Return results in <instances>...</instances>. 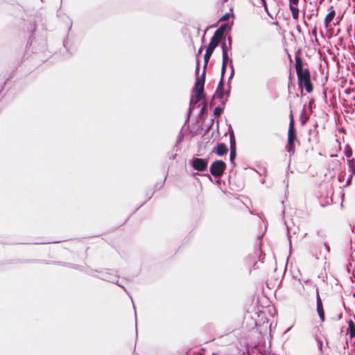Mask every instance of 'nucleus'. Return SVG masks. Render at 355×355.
Here are the masks:
<instances>
[{
	"mask_svg": "<svg viewBox=\"0 0 355 355\" xmlns=\"http://www.w3.org/2000/svg\"><path fill=\"white\" fill-rule=\"evenodd\" d=\"M221 48H222V51H223L222 52L223 53V59H224L225 55V60H229L227 50V47L225 42L222 44Z\"/></svg>",
	"mask_w": 355,
	"mask_h": 355,
	"instance_id": "obj_18",
	"label": "nucleus"
},
{
	"mask_svg": "<svg viewBox=\"0 0 355 355\" xmlns=\"http://www.w3.org/2000/svg\"><path fill=\"white\" fill-rule=\"evenodd\" d=\"M230 65H231V67H233V65H232V60H230Z\"/></svg>",
	"mask_w": 355,
	"mask_h": 355,
	"instance_id": "obj_32",
	"label": "nucleus"
},
{
	"mask_svg": "<svg viewBox=\"0 0 355 355\" xmlns=\"http://www.w3.org/2000/svg\"><path fill=\"white\" fill-rule=\"evenodd\" d=\"M262 6L264 7V9L266 12H268V6L266 0H261Z\"/></svg>",
	"mask_w": 355,
	"mask_h": 355,
	"instance_id": "obj_25",
	"label": "nucleus"
},
{
	"mask_svg": "<svg viewBox=\"0 0 355 355\" xmlns=\"http://www.w3.org/2000/svg\"><path fill=\"white\" fill-rule=\"evenodd\" d=\"M202 51H203V48L202 47H200L198 50V55H201V53H202Z\"/></svg>",
	"mask_w": 355,
	"mask_h": 355,
	"instance_id": "obj_29",
	"label": "nucleus"
},
{
	"mask_svg": "<svg viewBox=\"0 0 355 355\" xmlns=\"http://www.w3.org/2000/svg\"><path fill=\"white\" fill-rule=\"evenodd\" d=\"M322 247L324 248V252H322V251L321 250V253H322V254H323L322 255H323L324 257H326V255L329 252V250H329V247L326 243H322Z\"/></svg>",
	"mask_w": 355,
	"mask_h": 355,
	"instance_id": "obj_19",
	"label": "nucleus"
},
{
	"mask_svg": "<svg viewBox=\"0 0 355 355\" xmlns=\"http://www.w3.org/2000/svg\"><path fill=\"white\" fill-rule=\"evenodd\" d=\"M222 113V108L220 107H216L214 110V114L215 116H219Z\"/></svg>",
	"mask_w": 355,
	"mask_h": 355,
	"instance_id": "obj_22",
	"label": "nucleus"
},
{
	"mask_svg": "<svg viewBox=\"0 0 355 355\" xmlns=\"http://www.w3.org/2000/svg\"><path fill=\"white\" fill-rule=\"evenodd\" d=\"M228 44H229V48H231V45H232V40H231V37H229V38H228Z\"/></svg>",
	"mask_w": 355,
	"mask_h": 355,
	"instance_id": "obj_30",
	"label": "nucleus"
},
{
	"mask_svg": "<svg viewBox=\"0 0 355 355\" xmlns=\"http://www.w3.org/2000/svg\"><path fill=\"white\" fill-rule=\"evenodd\" d=\"M199 68H200V61L198 59H197L196 61V73L198 74L199 73Z\"/></svg>",
	"mask_w": 355,
	"mask_h": 355,
	"instance_id": "obj_26",
	"label": "nucleus"
},
{
	"mask_svg": "<svg viewBox=\"0 0 355 355\" xmlns=\"http://www.w3.org/2000/svg\"><path fill=\"white\" fill-rule=\"evenodd\" d=\"M229 92L230 88L227 92H225L223 88V83L222 82V80H220L216 92V95L218 98H220L221 102L224 103L225 101H227L229 96Z\"/></svg>",
	"mask_w": 355,
	"mask_h": 355,
	"instance_id": "obj_7",
	"label": "nucleus"
},
{
	"mask_svg": "<svg viewBox=\"0 0 355 355\" xmlns=\"http://www.w3.org/2000/svg\"><path fill=\"white\" fill-rule=\"evenodd\" d=\"M312 33H313V35H316V34H317L316 28H315L313 30Z\"/></svg>",
	"mask_w": 355,
	"mask_h": 355,
	"instance_id": "obj_31",
	"label": "nucleus"
},
{
	"mask_svg": "<svg viewBox=\"0 0 355 355\" xmlns=\"http://www.w3.org/2000/svg\"><path fill=\"white\" fill-rule=\"evenodd\" d=\"M316 306H317V308H319V309H320V307H322V302L321 298L319 295L318 291H317V293H316Z\"/></svg>",
	"mask_w": 355,
	"mask_h": 355,
	"instance_id": "obj_20",
	"label": "nucleus"
},
{
	"mask_svg": "<svg viewBox=\"0 0 355 355\" xmlns=\"http://www.w3.org/2000/svg\"><path fill=\"white\" fill-rule=\"evenodd\" d=\"M221 40V31L215 32L206 51L213 53Z\"/></svg>",
	"mask_w": 355,
	"mask_h": 355,
	"instance_id": "obj_4",
	"label": "nucleus"
},
{
	"mask_svg": "<svg viewBox=\"0 0 355 355\" xmlns=\"http://www.w3.org/2000/svg\"><path fill=\"white\" fill-rule=\"evenodd\" d=\"M227 0H224V1H227Z\"/></svg>",
	"mask_w": 355,
	"mask_h": 355,
	"instance_id": "obj_34",
	"label": "nucleus"
},
{
	"mask_svg": "<svg viewBox=\"0 0 355 355\" xmlns=\"http://www.w3.org/2000/svg\"><path fill=\"white\" fill-rule=\"evenodd\" d=\"M212 53L206 51L205 54L204 55V60H205V64H204V70L202 73V75L197 78L195 86L193 89L194 94H195V98L194 101L193 98L191 100V103H197L198 101H200L201 99L203 98L204 94V85H205V68L207 67V63L211 56Z\"/></svg>",
	"mask_w": 355,
	"mask_h": 355,
	"instance_id": "obj_1",
	"label": "nucleus"
},
{
	"mask_svg": "<svg viewBox=\"0 0 355 355\" xmlns=\"http://www.w3.org/2000/svg\"><path fill=\"white\" fill-rule=\"evenodd\" d=\"M339 149H340V150L341 149V145H340V143H339Z\"/></svg>",
	"mask_w": 355,
	"mask_h": 355,
	"instance_id": "obj_33",
	"label": "nucleus"
},
{
	"mask_svg": "<svg viewBox=\"0 0 355 355\" xmlns=\"http://www.w3.org/2000/svg\"><path fill=\"white\" fill-rule=\"evenodd\" d=\"M214 152H215L218 156H223L227 154L228 148L225 144L221 143L218 144L216 150H214Z\"/></svg>",
	"mask_w": 355,
	"mask_h": 355,
	"instance_id": "obj_9",
	"label": "nucleus"
},
{
	"mask_svg": "<svg viewBox=\"0 0 355 355\" xmlns=\"http://www.w3.org/2000/svg\"><path fill=\"white\" fill-rule=\"evenodd\" d=\"M287 151L289 153V155L291 156L295 153V144H287Z\"/></svg>",
	"mask_w": 355,
	"mask_h": 355,
	"instance_id": "obj_16",
	"label": "nucleus"
},
{
	"mask_svg": "<svg viewBox=\"0 0 355 355\" xmlns=\"http://www.w3.org/2000/svg\"><path fill=\"white\" fill-rule=\"evenodd\" d=\"M336 15V11L334 10L333 7H331L329 13L326 15L324 18V24L326 28H328L330 26V23L334 19Z\"/></svg>",
	"mask_w": 355,
	"mask_h": 355,
	"instance_id": "obj_8",
	"label": "nucleus"
},
{
	"mask_svg": "<svg viewBox=\"0 0 355 355\" xmlns=\"http://www.w3.org/2000/svg\"><path fill=\"white\" fill-rule=\"evenodd\" d=\"M288 1L289 9L291 12L292 17L295 21H297L300 16V10L298 8L300 0H288Z\"/></svg>",
	"mask_w": 355,
	"mask_h": 355,
	"instance_id": "obj_6",
	"label": "nucleus"
},
{
	"mask_svg": "<svg viewBox=\"0 0 355 355\" xmlns=\"http://www.w3.org/2000/svg\"><path fill=\"white\" fill-rule=\"evenodd\" d=\"M208 160L202 158H194L192 161V166L198 171H203L207 168Z\"/></svg>",
	"mask_w": 355,
	"mask_h": 355,
	"instance_id": "obj_5",
	"label": "nucleus"
},
{
	"mask_svg": "<svg viewBox=\"0 0 355 355\" xmlns=\"http://www.w3.org/2000/svg\"><path fill=\"white\" fill-rule=\"evenodd\" d=\"M295 69L298 78V84L300 87H302V84L311 80L310 72L308 69L303 68L302 60L300 58H295Z\"/></svg>",
	"mask_w": 355,
	"mask_h": 355,
	"instance_id": "obj_2",
	"label": "nucleus"
},
{
	"mask_svg": "<svg viewBox=\"0 0 355 355\" xmlns=\"http://www.w3.org/2000/svg\"><path fill=\"white\" fill-rule=\"evenodd\" d=\"M236 157V150L235 149H232L231 150V152H230V159L231 162H233V160Z\"/></svg>",
	"mask_w": 355,
	"mask_h": 355,
	"instance_id": "obj_23",
	"label": "nucleus"
},
{
	"mask_svg": "<svg viewBox=\"0 0 355 355\" xmlns=\"http://www.w3.org/2000/svg\"><path fill=\"white\" fill-rule=\"evenodd\" d=\"M227 62H228V60H225V57L224 59H223L222 67H221V79L220 80H222L223 79V76H224V74H225V72L226 70V66H227Z\"/></svg>",
	"mask_w": 355,
	"mask_h": 355,
	"instance_id": "obj_15",
	"label": "nucleus"
},
{
	"mask_svg": "<svg viewBox=\"0 0 355 355\" xmlns=\"http://www.w3.org/2000/svg\"><path fill=\"white\" fill-rule=\"evenodd\" d=\"M304 87L306 91L308 92V93H311L312 91H313V86H312V84H311V80L307 81V82H304L302 84V87Z\"/></svg>",
	"mask_w": 355,
	"mask_h": 355,
	"instance_id": "obj_14",
	"label": "nucleus"
},
{
	"mask_svg": "<svg viewBox=\"0 0 355 355\" xmlns=\"http://www.w3.org/2000/svg\"><path fill=\"white\" fill-rule=\"evenodd\" d=\"M229 19V14L228 13H226L225 15H223L221 18H220V21H226Z\"/></svg>",
	"mask_w": 355,
	"mask_h": 355,
	"instance_id": "obj_27",
	"label": "nucleus"
},
{
	"mask_svg": "<svg viewBox=\"0 0 355 355\" xmlns=\"http://www.w3.org/2000/svg\"><path fill=\"white\" fill-rule=\"evenodd\" d=\"M317 312L318 313L319 318L322 322H324L325 320L324 311L323 310V306L317 308Z\"/></svg>",
	"mask_w": 355,
	"mask_h": 355,
	"instance_id": "obj_17",
	"label": "nucleus"
},
{
	"mask_svg": "<svg viewBox=\"0 0 355 355\" xmlns=\"http://www.w3.org/2000/svg\"><path fill=\"white\" fill-rule=\"evenodd\" d=\"M225 169V164L223 161L217 160L210 166V173L214 177H220Z\"/></svg>",
	"mask_w": 355,
	"mask_h": 355,
	"instance_id": "obj_3",
	"label": "nucleus"
},
{
	"mask_svg": "<svg viewBox=\"0 0 355 355\" xmlns=\"http://www.w3.org/2000/svg\"><path fill=\"white\" fill-rule=\"evenodd\" d=\"M296 139V133L295 130H288V144L294 143L295 139Z\"/></svg>",
	"mask_w": 355,
	"mask_h": 355,
	"instance_id": "obj_12",
	"label": "nucleus"
},
{
	"mask_svg": "<svg viewBox=\"0 0 355 355\" xmlns=\"http://www.w3.org/2000/svg\"><path fill=\"white\" fill-rule=\"evenodd\" d=\"M288 130H295L294 129V120H293V114H291V121L289 123V127Z\"/></svg>",
	"mask_w": 355,
	"mask_h": 355,
	"instance_id": "obj_21",
	"label": "nucleus"
},
{
	"mask_svg": "<svg viewBox=\"0 0 355 355\" xmlns=\"http://www.w3.org/2000/svg\"><path fill=\"white\" fill-rule=\"evenodd\" d=\"M225 25H222L218 30H216L215 32H218V31H221V38L223 37V33L225 31Z\"/></svg>",
	"mask_w": 355,
	"mask_h": 355,
	"instance_id": "obj_24",
	"label": "nucleus"
},
{
	"mask_svg": "<svg viewBox=\"0 0 355 355\" xmlns=\"http://www.w3.org/2000/svg\"><path fill=\"white\" fill-rule=\"evenodd\" d=\"M344 153H345V155L349 159L352 158L353 156V154H352V150L351 148V147L349 146V145L347 144L345 146V150H344Z\"/></svg>",
	"mask_w": 355,
	"mask_h": 355,
	"instance_id": "obj_13",
	"label": "nucleus"
},
{
	"mask_svg": "<svg viewBox=\"0 0 355 355\" xmlns=\"http://www.w3.org/2000/svg\"><path fill=\"white\" fill-rule=\"evenodd\" d=\"M349 327L347 330V335L349 336L351 339L355 337V323L352 320H349Z\"/></svg>",
	"mask_w": 355,
	"mask_h": 355,
	"instance_id": "obj_10",
	"label": "nucleus"
},
{
	"mask_svg": "<svg viewBox=\"0 0 355 355\" xmlns=\"http://www.w3.org/2000/svg\"><path fill=\"white\" fill-rule=\"evenodd\" d=\"M348 167L349 171L352 173L351 177L352 175L355 176V155L352 158L349 159L348 161Z\"/></svg>",
	"mask_w": 355,
	"mask_h": 355,
	"instance_id": "obj_11",
	"label": "nucleus"
},
{
	"mask_svg": "<svg viewBox=\"0 0 355 355\" xmlns=\"http://www.w3.org/2000/svg\"><path fill=\"white\" fill-rule=\"evenodd\" d=\"M104 278L108 282H114V279L111 277H105Z\"/></svg>",
	"mask_w": 355,
	"mask_h": 355,
	"instance_id": "obj_28",
	"label": "nucleus"
}]
</instances>
